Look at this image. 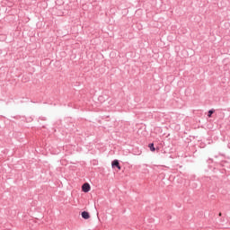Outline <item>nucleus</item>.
I'll return each instance as SVG.
<instances>
[{
	"mask_svg": "<svg viewBox=\"0 0 230 230\" xmlns=\"http://www.w3.org/2000/svg\"><path fill=\"white\" fill-rule=\"evenodd\" d=\"M219 217H222V213H219Z\"/></svg>",
	"mask_w": 230,
	"mask_h": 230,
	"instance_id": "6",
	"label": "nucleus"
},
{
	"mask_svg": "<svg viewBox=\"0 0 230 230\" xmlns=\"http://www.w3.org/2000/svg\"><path fill=\"white\" fill-rule=\"evenodd\" d=\"M214 112H215V111L210 110V111H208V118H211V116H212V114H213Z\"/></svg>",
	"mask_w": 230,
	"mask_h": 230,
	"instance_id": "5",
	"label": "nucleus"
},
{
	"mask_svg": "<svg viewBox=\"0 0 230 230\" xmlns=\"http://www.w3.org/2000/svg\"><path fill=\"white\" fill-rule=\"evenodd\" d=\"M82 190L84 193H89V191H91V185L89 183H84L82 186Z\"/></svg>",
	"mask_w": 230,
	"mask_h": 230,
	"instance_id": "1",
	"label": "nucleus"
},
{
	"mask_svg": "<svg viewBox=\"0 0 230 230\" xmlns=\"http://www.w3.org/2000/svg\"><path fill=\"white\" fill-rule=\"evenodd\" d=\"M81 216L84 220H89V218H91V215L87 211L82 212Z\"/></svg>",
	"mask_w": 230,
	"mask_h": 230,
	"instance_id": "3",
	"label": "nucleus"
},
{
	"mask_svg": "<svg viewBox=\"0 0 230 230\" xmlns=\"http://www.w3.org/2000/svg\"><path fill=\"white\" fill-rule=\"evenodd\" d=\"M111 166L112 168H118V170H121V165H119V161L118 160H113L111 162Z\"/></svg>",
	"mask_w": 230,
	"mask_h": 230,
	"instance_id": "2",
	"label": "nucleus"
},
{
	"mask_svg": "<svg viewBox=\"0 0 230 230\" xmlns=\"http://www.w3.org/2000/svg\"><path fill=\"white\" fill-rule=\"evenodd\" d=\"M149 148H150L151 152H155V147H154V144H150Z\"/></svg>",
	"mask_w": 230,
	"mask_h": 230,
	"instance_id": "4",
	"label": "nucleus"
}]
</instances>
